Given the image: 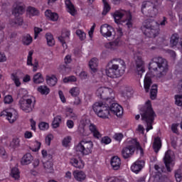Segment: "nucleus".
<instances>
[{
    "mask_svg": "<svg viewBox=\"0 0 182 182\" xmlns=\"http://www.w3.org/2000/svg\"><path fill=\"white\" fill-rule=\"evenodd\" d=\"M149 73L146 75L144 80V87L146 92H149L151 86V76L161 77L166 75L168 72V63L161 57H154L149 63Z\"/></svg>",
    "mask_w": 182,
    "mask_h": 182,
    "instance_id": "1",
    "label": "nucleus"
},
{
    "mask_svg": "<svg viewBox=\"0 0 182 182\" xmlns=\"http://www.w3.org/2000/svg\"><path fill=\"white\" fill-rule=\"evenodd\" d=\"M124 72H126V63L120 58L110 60L105 68L106 75L111 79L123 76Z\"/></svg>",
    "mask_w": 182,
    "mask_h": 182,
    "instance_id": "2",
    "label": "nucleus"
},
{
    "mask_svg": "<svg viewBox=\"0 0 182 182\" xmlns=\"http://www.w3.org/2000/svg\"><path fill=\"white\" fill-rule=\"evenodd\" d=\"M126 146L122 150V156L124 159H129L134 151H136V148L137 151H139L141 156H143V148L140 146V144L137 142V140L132 138H128L125 141Z\"/></svg>",
    "mask_w": 182,
    "mask_h": 182,
    "instance_id": "3",
    "label": "nucleus"
},
{
    "mask_svg": "<svg viewBox=\"0 0 182 182\" xmlns=\"http://www.w3.org/2000/svg\"><path fill=\"white\" fill-rule=\"evenodd\" d=\"M115 23L117 25H126L127 28L133 26V20L132 19V14L124 10H118L111 14Z\"/></svg>",
    "mask_w": 182,
    "mask_h": 182,
    "instance_id": "4",
    "label": "nucleus"
},
{
    "mask_svg": "<svg viewBox=\"0 0 182 182\" xmlns=\"http://www.w3.org/2000/svg\"><path fill=\"white\" fill-rule=\"evenodd\" d=\"M141 120L146 123V132L153 129V122H154V117H156V114L151 108V102L148 100L145 103L144 112L141 113Z\"/></svg>",
    "mask_w": 182,
    "mask_h": 182,
    "instance_id": "5",
    "label": "nucleus"
},
{
    "mask_svg": "<svg viewBox=\"0 0 182 182\" xmlns=\"http://www.w3.org/2000/svg\"><path fill=\"white\" fill-rule=\"evenodd\" d=\"M80 123L82 124H80L78 127V132L80 136H82L83 137H87V136L92 134L95 139L102 138V134L100 132H99V129L95 124L90 123L88 125V129H85V124H83V121H81Z\"/></svg>",
    "mask_w": 182,
    "mask_h": 182,
    "instance_id": "6",
    "label": "nucleus"
},
{
    "mask_svg": "<svg viewBox=\"0 0 182 182\" xmlns=\"http://www.w3.org/2000/svg\"><path fill=\"white\" fill-rule=\"evenodd\" d=\"M75 151L77 154L89 156L93 151V141L89 139H82L75 146Z\"/></svg>",
    "mask_w": 182,
    "mask_h": 182,
    "instance_id": "7",
    "label": "nucleus"
},
{
    "mask_svg": "<svg viewBox=\"0 0 182 182\" xmlns=\"http://www.w3.org/2000/svg\"><path fill=\"white\" fill-rule=\"evenodd\" d=\"M141 12L146 16H156L159 14V1L155 0L154 2L144 1L141 4Z\"/></svg>",
    "mask_w": 182,
    "mask_h": 182,
    "instance_id": "8",
    "label": "nucleus"
},
{
    "mask_svg": "<svg viewBox=\"0 0 182 182\" xmlns=\"http://www.w3.org/2000/svg\"><path fill=\"white\" fill-rule=\"evenodd\" d=\"M92 110L100 119H110L112 117L109 107L105 105L102 102H95L92 105Z\"/></svg>",
    "mask_w": 182,
    "mask_h": 182,
    "instance_id": "9",
    "label": "nucleus"
},
{
    "mask_svg": "<svg viewBox=\"0 0 182 182\" xmlns=\"http://www.w3.org/2000/svg\"><path fill=\"white\" fill-rule=\"evenodd\" d=\"M36 100L35 97L30 95L27 98H21L18 101V107L25 113H31L35 107Z\"/></svg>",
    "mask_w": 182,
    "mask_h": 182,
    "instance_id": "10",
    "label": "nucleus"
},
{
    "mask_svg": "<svg viewBox=\"0 0 182 182\" xmlns=\"http://www.w3.org/2000/svg\"><path fill=\"white\" fill-rule=\"evenodd\" d=\"M97 97L111 103L114 100V92L113 89L106 87H100L96 91Z\"/></svg>",
    "mask_w": 182,
    "mask_h": 182,
    "instance_id": "11",
    "label": "nucleus"
},
{
    "mask_svg": "<svg viewBox=\"0 0 182 182\" xmlns=\"http://www.w3.org/2000/svg\"><path fill=\"white\" fill-rule=\"evenodd\" d=\"M154 25H156V21H144L141 27V31L148 38H156V36H157L159 29L155 28Z\"/></svg>",
    "mask_w": 182,
    "mask_h": 182,
    "instance_id": "12",
    "label": "nucleus"
},
{
    "mask_svg": "<svg viewBox=\"0 0 182 182\" xmlns=\"http://www.w3.org/2000/svg\"><path fill=\"white\" fill-rule=\"evenodd\" d=\"M0 117H6V119L9 123H15L19 115L18 111L14 108H8L0 112Z\"/></svg>",
    "mask_w": 182,
    "mask_h": 182,
    "instance_id": "13",
    "label": "nucleus"
},
{
    "mask_svg": "<svg viewBox=\"0 0 182 182\" xmlns=\"http://www.w3.org/2000/svg\"><path fill=\"white\" fill-rule=\"evenodd\" d=\"M173 152L171 151H167L165 154V156L164 158V161L165 163V166L166 167L167 171H171L172 168L174 167V156L172 155Z\"/></svg>",
    "mask_w": 182,
    "mask_h": 182,
    "instance_id": "14",
    "label": "nucleus"
},
{
    "mask_svg": "<svg viewBox=\"0 0 182 182\" xmlns=\"http://www.w3.org/2000/svg\"><path fill=\"white\" fill-rule=\"evenodd\" d=\"M100 33L104 38L114 36V28L109 24H103L100 27Z\"/></svg>",
    "mask_w": 182,
    "mask_h": 182,
    "instance_id": "15",
    "label": "nucleus"
},
{
    "mask_svg": "<svg viewBox=\"0 0 182 182\" xmlns=\"http://www.w3.org/2000/svg\"><path fill=\"white\" fill-rule=\"evenodd\" d=\"M70 37V31L68 30H63L61 35L58 36V39L61 43L63 49H68V43L69 42V39Z\"/></svg>",
    "mask_w": 182,
    "mask_h": 182,
    "instance_id": "16",
    "label": "nucleus"
},
{
    "mask_svg": "<svg viewBox=\"0 0 182 182\" xmlns=\"http://www.w3.org/2000/svg\"><path fill=\"white\" fill-rule=\"evenodd\" d=\"M135 63H136V72L138 75H141L144 73L146 68V63L143 60V57L141 55H136L135 57Z\"/></svg>",
    "mask_w": 182,
    "mask_h": 182,
    "instance_id": "17",
    "label": "nucleus"
},
{
    "mask_svg": "<svg viewBox=\"0 0 182 182\" xmlns=\"http://www.w3.org/2000/svg\"><path fill=\"white\" fill-rule=\"evenodd\" d=\"M109 109L111 117L113 114H115L117 117H122L123 116V107L120 105L113 103L109 107Z\"/></svg>",
    "mask_w": 182,
    "mask_h": 182,
    "instance_id": "18",
    "label": "nucleus"
},
{
    "mask_svg": "<svg viewBox=\"0 0 182 182\" xmlns=\"http://www.w3.org/2000/svg\"><path fill=\"white\" fill-rule=\"evenodd\" d=\"M123 45V41L120 38H115V40L113 41L105 43V46L107 49H110L111 50H116L119 49V48H122Z\"/></svg>",
    "mask_w": 182,
    "mask_h": 182,
    "instance_id": "19",
    "label": "nucleus"
},
{
    "mask_svg": "<svg viewBox=\"0 0 182 182\" xmlns=\"http://www.w3.org/2000/svg\"><path fill=\"white\" fill-rule=\"evenodd\" d=\"M123 45V41L120 38H115V40L113 41L105 43V46L107 49H110L111 50H116L119 49V48H122Z\"/></svg>",
    "mask_w": 182,
    "mask_h": 182,
    "instance_id": "20",
    "label": "nucleus"
},
{
    "mask_svg": "<svg viewBox=\"0 0 182 182\" xmlns=\"http://www.w3.org/2000/svg\"><path fill=\"white\" fill-rule=\"evenodd\" d=\"M32 56H33V50H30L27 55V65L28 66H33V72H36L38 68H39V62L35 60V61L32 63Z\"/></svg>",
    "mask_w": 182,
    "mask_h": 182,
    "instance_id": "21",
    "label": "nucleus"
},
{
    "mask_svg": "<svg viewBox=\"0 0 182 182\" xmlns=\"http://www.w3.org/2000/svg\"><path fill=\"white\" fill-rule=\"evenodd\" d=\"M143 167H144V161L137 160L131 166V170L133 173H135V174H139L143 169Z\"/></svg>",
    "mask_w": 182,
    "mask_h": 182,
    "instance_id": "22",
    "label": "nucleus"
},
{
    "mask_svg": "<svg viewBox=\"0 0 182 182\" xmlns=\"http://www.w3.org/2000/svg\"><path fill=\"white\" fill-rule=\"evenodd\" d=\"M23 73L21 71H16L11 75V79L14 82L16 87H19L21 85V79L22 77Z\"/></svg>",
    "mask_w": 182,
    "mask_h": 182,
    "instance_id": "23",
    "label": "nucleus"
},
{
    "mask_svg": "<svg viewBox=\"0 0 182 182\" xmlns=\"http://www.w3.org/2000/svg\"><path fill=\"white\" fill-rule=\"evenodd\" d=\"M70 164L73 167H75V168H83V167H85V161L80 158H72L70 159Z\"/></svg>",
    "mask_w": 182,
    "mask_h": 182,
    "instance_id": "24",
    "label": "nucleus"
},
{
    "mask_svg": "<svg viewBox=\"0 0 182 182\" xmlns=\"http://www.w3.org/2000/svg\"><path fill=\"white\" fill-rule=\"evenodd\" d=\"M73 176L76 181H85L86 180V173L83 171H74Z\"/></svg>",
    "mask_w": 182,
    "mask_h": 182,
    "instance_id": "25",
    "label": "nucleus"
},
{
    "mask_svg": "<svg viewBox=\"0 0 182 182\" xmlns=\"http://www.w3.org/2000/svg\"><path fill=\"white\" fill-rule=\"evenodd\" d=\"M65 4L68 12H69V14H70V15L73 16H75V15L77 14V11H76V8H75V6H73L72 1H70V0H65Z\"/></svg>",
    "mask_w": 182,
    "mask_h": 182,
    "instance_id": "26",
    "label": "nucleus"
},
{
    "mask_svg": "<svg viewBox=\"0 0 182 182\" xmlns=\"http://www.w3.org/2000/svg\"><path fill=\"white\" fill-rule=\"evenodd\" d=\"M111 166L114 170H119L122 166V161L118 156H114L111 159Z\"/></svg>",
    "mask_w": 182,
    "mask_h": 182,
    "instance_id": "27",
    "label": "nucleus"
},
{
    "mask_svg": "<svg viewBox=\"0 0 182 182\" xmlns=\"http://www.w3.org/2000/svg\"><path fill=\"white\" fill-rule=\"evenodd\" d=\"M64 114L65 117H69L70 119H73V120L77 119V115L75 114V112L70 107H66L64 110Z\"/></svg>",
    "mask_w": 182,
    "mask_h": 182,
    "instance_id": "28",
    "label": "nucleus"
},
{
    "mask_svg": "<svg viewBox=\"0 0 182 182\" xmlns=\"http://www.w3.org/2000/svg\"><path fill=\"white\" fill-rule=\"evenodd\" d=\"M98 65L99 60H97L96 58H93L89 61V67L93 73H96V72H97Z\"/></svg>",
    "mask_w": 182,
    "mask_h": 182,
    "instance_id": "29",
    "label": "nucleus"
},
{
    "mask_svg": "<svg viewBox=\"0 0 182 182\" xmlns=\"http://www.w3.org/2000/svg\"><path fill=\"white\" fill-rule=\"evenodd\" d=\"M45 15L48 19L52 21L53 22H56L58 19H59V15L56 13L52 12L50 10H46L45 12Z\"/></svg>",
    "mask_w": 182,
    "mask_h": 182,
    "instance_id": "30",
    "label": "nucleus"
},
{
    "mask_svg": "<svg viewBox=\"0 0 182 182\" xmlns=\"http://www.w3.org/2000/svg\"><path fill=\"white\" fill-rule=\"evenodd\" d=\"M33 41V38L29 33L23 35L21 38V42L23 45H24L25 46H29V45H31V43H32Z\"/></svg>",
    "mask_w": 182,
    "mask_h": 182,
    "instance_id": "31",
    "label": "nucleus"
},
{
    "mask_svg": "<svg viewBox=\"0 0 182 182\" xmlns=\"http://www.w3.org/2000/svg\"><path fill=\"white\" fill-rule=\"evenodd\" d=\"M33 161V156H32V154L28 153L23 156L21 159V164L23 166H28V164H31V163H32Z\"/></svg>",
    "mask_w": 182,
    "mask_h": 182,
    "instance_id": "32",
    "label": "nucleus"
},
{
    "mask_svg": "<svg viewBox=\"0 0 182 182\" xmlns=\"http://www.w3.org/2000/svg\"><path fill=\"white\" fill-rule=\"evenodd\" d=\"M46 83L48 86H55L56 83H58V78L55 75H47L46 77Z\"/></svg>",
    "mask_w": 182,
    "mask_h": 182,
    "instance_id": "33",
    "label": "nucleus"
},
{
    "mask_svg": "<svg viewBox=\"0 0 182 182\" xmlns=\"http://www.w3.org/2000/svg\"><path fill=\"white\" fill-rule=\"evenodd\" d=\"M37 92L44 96H48L50 93V88L46 85H40L37 87Z\"/></svg>",
    "mask_w": 182,
    "mask_h": 182,
    "instance_id": "34",
    "label": "nucleus"
},
{
    "mask_svg": "<svg viewBox=\"0 0 182 182\" xmlns=\"http://www.w3.org/2000/svg\"><path fill=\"white\" fill-rule=\"evenodd\" d=\"M33 81L34 83H36V85H41V83L44 82L45 80L43 79V75H42V73H37L33 75Z\"/></svg>",
    "mask_w": 182,
    "mask_h": 182,
    "instance_id": "35",
    "label": "nucleus"
},
{
    "mask_svg": "<svg viewBox=\"0 0 182 182\" xmlns=\"http://www.w3.org/2000/svg\"><path fill=\"white\" fill-rule=\"evenodd\" d=\"M60 123H62V117L60 115H57L53 118L52 122L53 129H58L59 126H60Z\"/></svg>",
    "mask_w": 182,
    "mask_h": 182,
    "instance_id": "36",
    "label": "nucleus"
},
{
    "mask_svg": "<svg viewBox=\"0 0 182 182\" xmlns=\"http://www.w3.org/2000/svg\"><path fill=\"white\" fill-rule=\"evenodd\" d=\"M46 39L47 41L48 46H55V38H53V35H52V33H46Z\"/></svg>",
    "mask_w": 182,
    "mask_h": 182,
    "instance_id": "37",
    "label": "nucleus"
},
{
    "mask_svg": "<svg viewBox=\"0 0 182 182\" xmlns=\"http://www.w3.org/2000/svg\"><path fill=\"white\" fill-rule=\"evenodd\" d=\"M41 146H42V143H41L39 141H35L31 144L30 149L34 153H38V151L41 150Z\"/></svg>",
    "mask_w": 182,
    "mask_h": 182,
    "instance_id": "38",
    "label": "nucleus"
},
{
    "mask_svg": "<svg viewBox=\"0 0 182 182\" xmlns=\"http://www.w3.org/2000/svg\"><path fill=\"white\" fill-rule=\"evenodd\" d=\"M26 12L28 16H36L39 15V11L32 6L28 7Z\"/></svg>",
    "mask_w": 182,
    "mask_h": 182,
    "instance_id": "39",
    "label": "nucleus"
},
{
    "mask_svg": "<svg viewBox=\"0 0 182 182\" xmlns=\"http://www.w3.org/2000/svg\"><path fill=\"white\" fill-rule=\"evenodd\" d=\"M153 147L156 153H158L159 150L161 149V140H160V138L159 137L155 138Z\"/></svg>",
    "mask_w": 182,
    "mask_h": 182,
    "instance_id": "40",
    "label": "nucleus"
},
{
    "mask_svg": "<svg viewBox=\"0 0 182 182\" xmlns=\"http://www.w3.org/2000/svg\"><path fill=\"white\" fill-rule=\"evenodd\" d=\"M69 93L73 97H76L80 95V88L78 87H73L70 89Z\"/></svg>",
    "mask_w": 182,
    "mask_h": 182,
    "instance_id": "41",
    "label": "nucleus"
},
{
    "mask_svg": "<svg viewBox=\"0 0 182 182\" xmlns=\"http://www.w3.org/2000/svg\"><path fill=\"white\" fill-rule=\"evenodd\" d=\"M150 97L152 100H154L157 97V85L154 84L151 85L150 91Z\"/></svg>",
    "mask_w": 182,
    "mask_h": 182,
    "instance_id": "42",
    "label": "nucleus"
},
{
    "mask_svg": "<svg viewBox=\"0 0 182 182\" xmlns=\"http://www.w3.org/2000/svg\"><path fill=\"white\" fill-rule=\"evenodd\" d=\"M20 146H21V139L18 137H14L10 144V146L12 149H18V147H20Z\"/></svg>",
    "mask_w": 182,
    "mask_h": 182,
    "instance_id": "43",
    "label": "nucleus"
},
{
    "mask_svg": "<svg viewBox=\"0 0 182 182\" xmlns=\"http://www.w3.org/2000/svg\"><path fill=\"white\" fill-rule=\"evenodd\" d=\"M43 168L47 173H52L53 171V164L50 161L43 163Z\"/></svg>",
    "mask_w": 182,
    "mask_h": 182,
    "instance_id": "44",
    "label": "nucleus"
},
{
    "mask_svg": "<svg viewBox=\"0 0 182 182\" xmlns=\"http://www.w3.org/2000/svg\"><path fill=\"white\" fill-rule=\"evenodd\" d=\"M25 12V9L22 6H17L13 10V14L15 16H18V15H22Z\"/></svg>",
    "mask_w": 182,
    "mask_h": 182,
    "instance_id": "45",
    "label": "nucleus"
},
{
    "mask_svg": "<svg viewBox=\"0 0 182 182\" xmlns=\"http://www.w3.org/2000/svg\"><path fill=\"white\" fill-rule=\"evenodd\" d=\"M178 44V34H173L171 37L170 45L173 48Z\"/></svg>",
    "mask_w": 182,
    "mask_h": 182,
    "instance_id": "46",
    "label": "nucleus"
},
{
    "mask_svg": "<svg viewBox=\"0 0 182 182\" xmlns=\"http://www.w3.org/2000/svg\"><path fill=\"white\" fill-rule=\"evenodd\" d=\"M63 82L64 83H75V82H77V77L75 75L65 77L63 79Z\"/></svg>",
    "mask_w": 182,
    "mask_h": 182,
    "instance_id": "47",
    "label": "nucleus"
},
{
    "mask_svg": "<svg viewBox=\"0 0 182 182\" xmlns=\"http://www.w3.org/2000/svg\"><path fill=\"white\" fill-rule=\"evenodd\" d=\"M11 176L15 180H19V178L21 177L19 175V169L16 167L13 168L11 171Z\"/></svg>",
    "mask_w": 182,
    "mask_h": 182,
    "instance_id": "48",
    "label": "nucleus"
},
{
    "mask_svg": "<svg viewBox=\"0 0 182 182\" xmlns=\"http://www.w3.org/2000/svg\"><path fill=\"white\" fill-rule=\"evenodd\" d=\"M71 143H72V136H67L64 137V139L62 141V144L64 147L70 146Z\"/></svg>",
    "mask_w": 182,
    "mask_h": 182,
    "instance_id": "49",
    "label": "nucleus"
},
{
    "mask_svg": "<svg viewBox=\"0 0 182 182\" xmlns=\"http://www.w3.org/2000/svg\"><path fill=\"white\" fill-rule=\"evenodd\" d=\"M38 129L41 130V132H46V130H49V123L46 122H41L38 124Z\"/></svg>",
    "mask_w": 182,
    "mask_h": 182,
    "instance_id": "50",
    "label": "nucleus"
},
{
    "mask_svg": "<svg viewBox=\"0 0 182 182\" xmlns=\"http://www.w3.org/2000/svg\"><path fill=\"white\" fill-rule=\"evenodd\" d=\"M103 4H104V9L102 11V15H107V14L109 12L111 8L110 5L106 0H102Z\"/></svg>",
    "mask_w": 182,
    "mask_h": 182,
    "instance_id": "51",
    "label": "nucleus"
},
{
    "mask_svg": "<svg viewBox=\"0 0 182 182\" xmlns=\"http://www.w3.org/2000/svg\"><path fill=\"white\" fill-rule=\"evenodd\" d=\"M76 35L77 36H78L79 39L81 41H85V39H86V33H85V31L78 29L76 31Z\"/></svg>",
    "mask_w": 182,
    "mask_h": 182,
    "instance_id": "52",
    "label": "nucleus"
},
{
    "mask_svg": "<svg viewBox=\"0 0 182 182\" xmlns=\"http://www.w3.org/2000/svg\"><path fill=\"white\" fill-rule=\"evenodd\" d=\"M4 102L5 105H11V103H14V97H12V95H6L4 97Z\"/></svg>",
    "mask_w": 182,
    "mask_h": 182,
    "instance_id": "53",
    "label": "nucleus"
},
{
    "mask_svg": "<svg viewBox=\"0 0 182 182\" xmlns=\"http://www.w3.org/2000/svg\"><path fill=\"white\" fill-rule=\"evenodd\" d=\"M175 178L177 182H181L182 180V172L181 169L175 171Z\"/></svg>",
    "mask_w": 182,
    "mask_h": 182,
    "instance_id": "54",
    "label": "nucleus"
},
{
    "mask_svg": "<svg viewBox=\"0 0 182 182\" xmlns=\"http://www.w3.org/2000/svg\"><path fill=\"white\" fill-rule=\"evenodd\" d=\"M23 23V19L22 18L18 17L15 19V21L14 23H11V25L13 26H22V24Z\"/></svg>",
    "mask_w": 182,
    "mask_h": 182,
    "instance_id": "55",
    "label": "nucleus"
},
{
    "mask_svg": "<svg viewBox=\"0 0 182 182\" xmlns=\"http://www.w3.org/2000/svg\"><path fill=\"white\" fill-rule=\"evenodd\" d=\"M175 98V104L176 106H182V95H176L174 97Z\"/></svg>",
    "mask_w": 182,
    "mask_h": 182,
    "instance_id": "56",
    "label": "nucleus"
},
{
    "mask_svg": "<svg viewBox=\"0 0 182 182\" xmlns=\"http://www.w3.org/2000/svg\"><path fill=\"white\" fill-rule=\"evenodd\" d=\"M135 133H136V134H144V127L141 124H139L136 128Z\"/></svg>",
    "mask_w": 182,
    "mask_h": 182,
    "instance_id": "57",
    "label": "nucleus"
},
{
    "mask_svg": "<svg viewBox=\"0 0 182 182\" xmlns=\"http://www.w3.org/2000/svg\"><path fill=\"white\" fill-rule=\"evenodd\" d=\"M102 144H110L112 143V139L107 136H103L101 139Z\"/></svg>",
    "mask_w": 182,
    "mask_h": 182,
    "instance_id": "58",
    "label": "nucleus"
},
{
    "mask_svg": "<svg viewBox=\"0 0 182 182\" xmlns=\"http://www.w3.org/2000/svg\"><path fill=\"white\" fill-rule=\"evenodd\" d=\"M19 95L22 97L21 99H27L28 97V90L26 89H21L19 90Z\"/></svg>",
    "mask_w": 182,
    "mask_h": 182,
    "instance_id": "59",
    "label": "nucleus"
},
{
    "mask_svg": "<svg viewBox=\"0 0 182 182\" xmlns=\"http://www.w3.org/2000/svg\"><path fill=\"white\" fill-rule=\"evenodd\" d=\"M122 36H123V30H122L121 28H119L117 29V33L114 32V36H113V37L115 38H118L119 39H120Z\"/></svg>",
    "mask_w": 182,
    "mask_h": 182,
    "instance_id": "60",
    "label": "nucleus"
},
{
    "mask_svg": "<svg viewBox=\"0 0 182 182\" xmlns=\"http://www.w3.org/2000/svg\"><path fill=\"white\" fill-rule=\"evenodd\" d=\"M5 28V24L4 23L0 22V43L4 41V31H2V29Z\"/></svg>",
    "mask_w": 182,
    "mask_h": 182,
    "instance_id": "61",
    "label": "nucleus"
},
{
    "mask_svg": "<svg viewBox=\"0 0 182 182\" xmlns=\"http://www.w3.org/2000/svg\"><path fill=\"white\" fill-rule=\"evenodd\" d=\"M42 28L39 27L34 28V39H38V36H39V34L41 32H42Z\"/></svg>",
    "mask_w": 182,
    "mask_h": 182,
    "instance_id": "62",
    "label": "nucleus"
},
{
    "mask_svg": "<svg viewBox=\"0 0 182 182\" xmlns=\"http://www.w3.org/2000/svg\"><path fill=\"white\" fill-rule=\"evenodd\" d=\"M41 156L43 159H48V157H51L50 153L46 149L41 150Z\"/></svg>",
    "mask_w": 182,
    "mask_h": 182,
    "instance_id": "63",
    "label": "nucleus"
},
{
    "mask_svg": "<svg viewBox=\"0 0 182 182\" xmlns=\"http://www.w3.org/2000/svg\"><path fill=\"white\" fill-rule=\"evenodd\" d=\"M114 139L117 141H120L121 140H123V134L122 133H117L114 135Z\"/></svg>",
    "mask_w": 182,
    "mask_h": 182,
    "instance_id": "64",
    "label": "nucleus"
}]
</instances>
